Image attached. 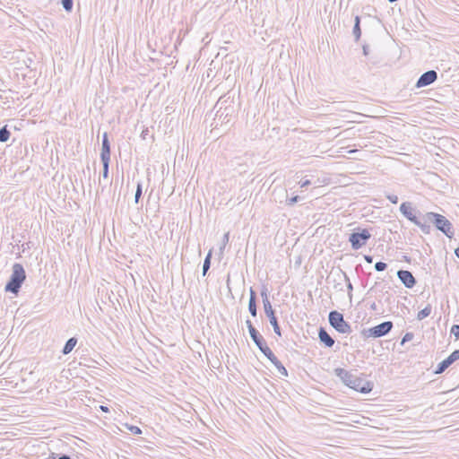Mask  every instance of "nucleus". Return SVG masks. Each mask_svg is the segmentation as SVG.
Returning <instances> with one entry per match:
<instances>
[{"label":"nucleus","mask_w":459,"mask_h":459,"mask_svg":"<svg viewBox=\"0 0 459 459\" xmlns=\"http://www.w3.org/2000/svg\"><path fill=\"white\" fill-rule=\"evenodd\" d=\"M400 212L407 220H409L411 222H412L416 226H418L424 234L430 233V231H431L430 225L427 224L426 221H424L423 220H420L416 216L415 212H420L416 211V209H414L412 207L411 203H410V202L402 203V204L400 205Z\"/></svg>","instance_id":"obj_5"},{"label":"nucleus","mask_w":459,"mask_h":459,"mask_svg":"<svg viewBox=\"0 0 459 459\" xmlns=\"http://www.w3.org/2000/svg\"><path fill=\"white\" fill-rule=\"evenodd\" d=\"M273 364L275 366V368L278 369V372L283 376H288V371L285 368V367L282 365V363L277 359V361H273Z\"/></svg>","instance_id":"obj_22"},{"label":"nucleus","mask_w":459,"mask_h":459,"mask_svg":"<svg viewBox=\"0 0 459 459\" xmlns=\"http://www.w3.org/2000/svg\"><path fill=\"white\" fill-rule=\"evenodd\" d=\"M57 459H72L68 455H61Z\"/></svg>","instance_id":"obj_40"},{"label":"nucleus","mask_w":459,"mask_h":459,"mask_svg":"<svg viewBox=\"0 0 459 459\" xmlns=\"http://www.w3.org/2000/svg\"><path fill=\"white\" fill-rule=\"evenodd\" d=\"M422 220L426 221L427 224H434L436 229L441 231L448 238H452L454 237L455 230L453 224L445 216L437 212H429L423 215Z\"/></svg>","instance_id":"obj_2"},{"label":"nucleus","mask_w":459,"mask_h":459,"mask_svg":"<svg viewBox=\"0 0 459 459\" xmlns=\"http://www.w3.org/2000/svg\"><path fill=\"white\" fill-rule=\"evenodd\" d=\"M215 107L218 108L215 118L216 125L227 124L230 121V118L235 112L233 100L230 97H221L217 101Z\"/></svg>","instance_id":"obj_4"},{"label":"nucleus","mask_w":459,"mask_h":459,"mask_svg":"<svg viewBox=\"0 0 459 459\" xmlns=\"http://www.w3.org/2000/svg\"><path fill=\"white\" fill-rule=\"evenodd\" d=\"M385 197L394 204H396L399 201L398 196L395 195H386Z\"/></svg>","instance_id":"obj_33"},{"label":"nucleus","mask_w":459,"mask_h":459,"mask_svg":"<svg viewBox=\"0 0 459 459\" xmlns=\"http://www.w3.org/2000/svg\"><path fill=\"white\" fill-rule=\"evenodd\" d=\"M371 238V234L367 229L357 228L349 236V242L352 249L358 250L367 244Z\"/></svg>","instance_id":"obj_9"},{"label":"nucleus","mask_w":459,"mask_h":459,"mask_svg":"<svg viewBox=\"0 0 459 459\" xmlns=\"http://www.w3.org/2000/svg\"><path fill=\"white\" fill-rule=\"evenodd\" d=\"M229 240H230V232H226L224 235H223V238H222V240H221V247L219 248L220 250V253L222 255L223 252H224V249H225V247L226 245L229 243Z\"/></svg>","instance_id":"obj_24"},{"label":"nucleus","mask_w":459,"mask_h":459,"mask_svg":"<svg viewBox=\"0 0 459 459\" xmlns=\"http://www.w3.org/2000/svg\"><path fill=\"white\" fill-rule=\"evenodd\" d=\"M394 327V324L391 321H385L371 328L363 329L361 335L364 338H380L388 334Z\"/></svg>","instance_id":"obj_7"},{"label":"nucleus","mask_w":459,"mask_h":459,"mask_svg":"<svg viewBox=\"0 0 459 459\" xmlns=\"http://www.w3.org/2000/svg\"><path fill=\"white\" fill-rule=\"evenodd\" d=\"M397 277L408 289H412L417 283L415 277L407 270H399L397 272Z\"/></svg>","instance_id":"obj_13"},{"label":"nucleus","mask_w":459,"mask_h":459,"mask_svg":"<svg viewBox=\"0 0 459 459\" xmlns=\"http://www.w3.org/2000/svg\"><path fill=\"white\" fill-rule=\"evenodd\" d=\"M330 325L341 333H351V326L344 320L343 315L336 310H333L328 315Z\"/></svg>","instance_id":"obj_8"},{"label":"nucleus","mask_w":459,"mask_h":459,"mask_svg":"<svg viewBox=\"0 0 459 459\" xmlns=\"http://www.w3.org/2000/svg\"><path fill=\"white\" fill-rule=\"evenodd\" d=\"M128 429L134 435L142 434V429L137 426L131 425L128 427Z\"/></svg>","instance_id":"obj_32"},{"label":"nucleus","mask_w":459,"mask_h":459,"mask_svg":"<svg viewBox=\"0 0 459 459\" xmlns=\"http://www.w3.org/2000/svg\"><path fill=\"white\" fill-rule=\"evenodd\" d=\"M300 187H307L311 185V181L309 179H305L299 182Z\"/></svg>","instance_id":"obj_36"},{"label":"nucleus","mask_w":459,"mask_h":459,"mask_svg":"<svg viewBox=\"0 0 459 459\" xmlns=\"http://www.w3.org/2000/svg\"><path fill=\"white\" fill-rule=\"evenodd\" d=\"M110 159V143L108 140V133L102 135L100 160Z\"/></svg>","instance_id":"obj_14"},{"label":"nucleus","mask_w":459,"mask_h":459,"mask_svg":"<svg viewBox=\"0 0 459 459\" xmlns=\"http://www.w3.org/2000/svg\"><path fill=\"white\" fill-rule=\"evenodd\" d=\"M109 161H110V159L101 160V162L103 165V170H102L103 178H108V177Z\"/></svg>","instance_id":"obj_23"},{"label":"nucleus","mask_w":459,"mask_h":459,"mask_svg":"<svg viewBox=\"0 0 459 459\" xmlns=\"http://www.w3.org/2000/svg\"><path fill=\"white\" fill-rule=\"evenodd\" d=\"M431 309L432 308H431L430 305L426 306L423 309H421L420 311L418 312L417 319L422 320V319L428 317L431 313Z\"/></svg>","instance_id":"obj_21"},{"label":"nucleus","mask_w":459,"mask_h":459,"mask_svg":"<svg viewBox=\"0 0 459 459\" xmlns=\"http://www.w3.org/2000/svg\"><path fill=\"white\" fill-rule=\"evenodd\" d=\"M25 280L26 273L22 264L19 263L13 264L12 267V274L5 284L4 290L15 295L18 294Z\"/></svg>","instance_id":"obj_3"},{"label":"nucleus","mask_w":459,"mask_h":459,"mask_svg":"<svg viewBox=\"0 0 459 459\" xmlns=\"http://www.w3.org/2000/svg\"><path fill=\"white\" fill-rule=\"evenodd\" d=\"M299 199H300V197L299 195H295V196H293V197H291L290 199L288 200V204L289 205H293L296 203H298Z\"/></svg>","instance_id":"obj_35"},{"label":"nucleus","mask_w":459,"mask_h":459,"mask_svg":"<svg viewBox=\"0 0 459 459\" xmlns=\"http://www.w3.org/2000/svg\"><path fill=\"white\" fill-rule=\"evenodd\" d=\"M363 55L368 56L369 53V47L368 45L362 46Z\"/></svg>","instance_id":"obj_37"},{"label":"nucleus","mask_w":459,"mask_h":459,"mask_svg":"<svg viewBox=\"0 0 459 459\" xmlns=\"http://www.w3.org/2000/svg\"><path fill=\"white\" fill-rule=\"evenodd\" d=\"M437 79V73L435 70H429L423 73L418 79L415 87L420 89L429 86L435 82Z\"/></svg>","instance_id":"obj_11"},{"label":"nucleus","mask_w":459,"mask_h":459,"mask_svg":"<svg viewBox=\"0 0 459 459\" xmlns=\"http://www.w3.org/2000/svg\"><path fill=\"white\" fill-rule=\"evenodd\" d=\"M318 338L322 343L327 348H332L334 344L333 338L327 333L324 327H320L318 330Z\"/></svg>","instance_id":"obj_15"},{"label":"nucleus","mask_w":459,"mask_h":459,"mask_svg":"<svg viewBox=\"0 0 459 459\" xmlns=\"http://www.w3.org/2000/svg\"><path fill=\"white\" fill-rule=\"evenodd\" d=\"M413 336L412 333H406L402 339L401 345H403L405 342L412 340Z\"/></svg>","instance_id":"obj_30"},{"label":"nucleus","mask_w":459,"mask_h":459,"mask_svg":"<svg viewBox=\"0 0 459 459\" xmlns=\"http://www.w3.org/2000/svg\"><path fill=\"white\" fill-rule=\"evenodd\" d=\"M357 152V150H351V151H349V153H353V152Z\"/></svg>","instance_id":"obj_42"},{"label":"nucleus","mask_w":459,"mask_h":459,"mask_svg":"<svg viewBox=\"0 0 459 459\" xmlns=\"http://www.w3.org/2000/svg\"><path fill=\"white\" fill-rule=\"evenodd\" d=\"M248 311L252 316H256L257 315V305L256 301H248Z\"/></svg>","instance_id":"obj_26"},{"label":"nucleus","mask_w":459,"mask_h":459,"mask_svg":"<svg viewBox=\"0 0 459 459\" xmlns=\"http://www.w3.org/2000/svg\"><path fill=\"white\" fill-rule=\"evenodd\" d=\"M211 259H212V250H210L207 254V255L204 258V264H203V275L205 276L208 270L211 267Z\"/></svg>","instance_id":"obj_19"},{"label":"nucleus","mask_w":459,"mask_h":459,"mask_svg":"<svg viewBox=\"0 0 459 459\" xmlns=\"http://www.w3.org/2000/svg\"><path fill=\"white\" fill-rule=\"evenodd\" d=\"M387 268V264L384 262H377L375 264V270L377 272H383Z\"/></svg>","instance_id":"obj_28"},{"label":"nucleus","mask_w":459,"mask_h":459,"mask_svg":"<svg viewBox=\"0 0 459 459\" xmlns=\"http://www.w3.org/2000/svg\"><path fill=\"white\" fill-rule=\"evenodd\" d=\"M340 271L343 274L344 280L347 282V289H348L349 292L353 290V287H352V284H351V282L350 281L349 276L347 275V273L345 272H343L342 270H340Z\"/></svg>","instance_id":"obj_29"},{"label":"nucleus","mask_w":459,"mask_h":459,"mask_svg":"<svg viewBox=\"0 0 459 459\" xmlns=\"http://www.w3.org/2000/svg\"><path fill=\"white\" fill-rule=\"evenodd\" d=\"M256 301V292L251 287L249 290V301Z\"/></svg>","instance_id":"obj_34"},{"label":"nucleus","mask_w":459,"mask_h":459,"mask_svg":"<svg viewBox=\"0 0 459 459\" xmlns=\"http://www.w3.org/2000/svg\"><path fill=\"white\" fill-rule=\"evenodd\" d=\"M250 337L252 341L255 342V344L257 346V348L260 350L264 345H266V341L263 337V335L256 330V328L253 325L252 322L250 320L246 321Z\"/></svg>","instance_id":"obj_10"},{"label":"nucleus","mask_w":459,"mask_h":459,"mask_svg":"<svg viewBox=\"0 0 459 459\" xmlns=\"http://www.w3.org/2000/svg\"><path fill=\"white\" fill-rule=\"evenodd\" d=\"M455 255L457 258H459V247L455 249Z\"/></svg>","instance_id":"obj_41"},{"label":"nucleus","mask_w":459,"mask_h":459,"mask_svg":"<svg viewBox=\"0 0 459 459\" xmlns=\"http://www.w3.org/2000/svg\"><path fill=\"white\" fill-rule=\"evenodd\" d=\"M61 4L66 12H71L74 6L73 0H61Z\"/></svg>","instance_id":"obj_27"},{"label":"nucleus","mask_w":459,"mask_h":459,"mask_svg":"<svg viewBox=\"0 0 459 459\" xmlns=\"http://www.w3.org/2000/svg\"><path fill=\"white\" fill-rule=\"evenodd\" d=\"M100 410H101L102 411H104V412H108V411H109V409H108V407H107V406L100 405Z\"/></svg>","instance_id":"obj_39"},{"label":"nucleus","mask_w":459,"mask_h":459,"mask_svg":"<svg viewBox=\"0 0 459 459\" xmlns=\"http://www.w3.org/2000/svg\"><path fill=\"white\" fill-rule=\"evenodd\" d=\"M364 259L368 264H371L373 262V256L369 255H365Z\"/></svg>","instance_id":"obj_38"},{"label":"nucleus","mask_w":459,"mask_h":459,"mask_svg":"<svg viewBox=\"0 0 459 459\" xmlns=\"http://www.w3.org/2000/svg\"><path fill=\"white\" fill-rule=\"evenodd\" d=\"M457 359H459V350L454 351L446 359L438 363L435 369V374H442Z\"/></svg>","instance_id":"obj_12"},{"label":"nucleus","mask_w":459,"mask_h":459,"mask_svg":"<svg viewBox=\"0 0 459 459\" xmlns=\"http://www.w3.org/2000/svg\"><path fill=\"white\" fill-rule=\"evenodd\" d=\"M352 33L355 38V41H359L361 36L360 17L359 15L355 16Z\"/></svg>","instance_id":"obj_17"},{"label":"nucleus","mask_w":459,"mask_h":459,"mask_svg":"<svg viewBox=\"0 0 459 459\" xmlns=\"http://www.w3.org/2000/svg\"><path fill=\"white\" fill-rule=\"evenodd\" d=\"M77 342H78V340H77V338H76V337H71V338H69V339L65 342V345H64V347H63L62 353H63L64 355H67V354H69V353L74 350V348L75 347V345L77 344Z\"/></svg>","instance_id":"obj_16"},{"label":"nucleus","mask_w":459,"mask_h":459,"mask_svg":"<svg viewBox=\"0 0 459 459\" xmlns=\"http://www.w3.org/2000/svg\"><path fill=\"white\" fill-rule=\"evenodd\" d=\"M450 333L454 334L456 339H459V325H453Z\"/></svg>","instance_id":"obj_31"},{"label":"nucleus","mask_w":459,"mask_h":459,"mask_svg":"<svg viewBox=\"0 0 459 459\" xmlns=\"http://www.w3.org/2000/svg\"><path fill=\"white\" fill-rule=\"evenodd\" d=\"M11 133L7 128V126H3L0 128V142L1 143H6L10 138Z\"/></svg>","instance_id":"obj_20"},{"label":"nucleus","mask_w":459,"mask_h":459,"mask_svg":"<svg viewBox=\"0 0 459 459\" xmlns=\"http://www.w3.org/2000/svg\"><path fill=\"white\" fill-rule=\"evenodd\" d=\"M268 295H269L268 288L265 285H263L262 290H261V297L263 299L264 313H265L266 316L269 318L270 324L272 325L275 334H277L279 337H281V330L279 325L278 319L275 316V312L273 309L272 304L269 300Z\"/></svg>","instance_id":"obj_6"},{"label":"nucleus","mask_w":459,"mask_h":459,"mask_svg":"<svg viewBox=\"0 0 459 459\" xmlns=\"http://www.w3.org/2000/svg\"><path fill=\"white\" fill-rule=\"evenodd\" d=\"M334 374L345 385L357 392L368 394L373 389V382L368 380L364 374L352 373L342 368H335Z\"/></svg>","instance_id":"obj_1"},{"label":"nucleus","mask_w":459,"mask_h":459,"mask_svg":"<svg viewBox=\"0 0 459 459\" xmlns=\"http://www.w3.org/2000/svg\"><path fill=\"white\" fill-rule=\"evenodd\" d=\"M260 351L273 363V361H277V357L272 351V350L268 347V345H264Z\"/></svg>","instance_id":"obj_18"},{"label":"nucleus","mask_w":459,"mask_h":459,"mask_svg":"<svg viewBox=\"0 0 459 459\" xmlns=\"http://www.w3.org/2000/svg\"><path fill=\"white\" fill-rule=\"evenodd\" d=\"M142 194H143V186H142L141 182H138L137 183V186H136V190H135V194H134V203L135 204L139 203V200H140V198L142 196Z\"/></svg>","instance_id":"obj_25"}]
</instances>
